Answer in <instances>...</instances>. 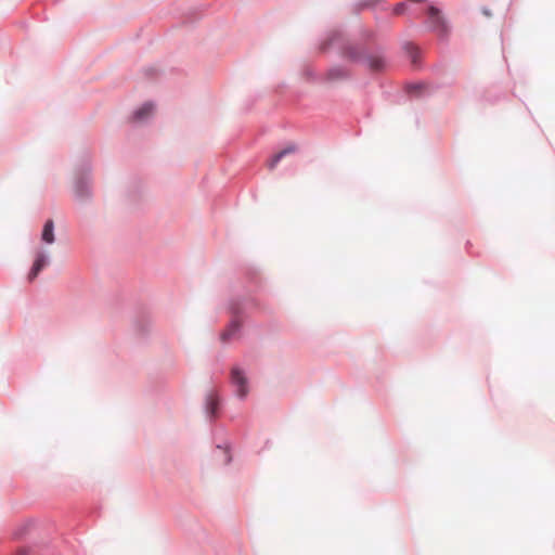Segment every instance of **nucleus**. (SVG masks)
Wrapping results in <instances>:
<instances>
[{
	"mask_svg": "<svg viewBox=\"0 0 555 555\" xmlns=\"http://www.w3.org/2000/svg\"><path fill=\"white\" fill-rule=\"evenodd\" d=\"M363 37L364 42L353 43L345 40L341 29H331L319 38V50L327 52L335 48L339 51L341 57L354 64L364 65L371 72L382 73L386 70L388 67L386 48L382 44H375L373 51L370 52L366 43L373 40L374 34L365 30Z\"/></svg>",
	"mask_w": 555,
	"mask_h": 555,
	"instance_id": "f257e3e1",
	"label": "nucleus"
},
{
	"mask_svg": "<svg viewBox=\"0 0 555 555\" xmlns=\"http://www.w3.org/2000/svg\"><path fill=\"white\" fill-rule=\"evenodd\" d=\"M247 285L243 295H232L228 300L227 309L233 315L227 328L220 334V340L228 343L242 330V319L248 313L260 309L258 299L253 295L260 288V278L255 269L246 271Z\"/></svg>",
	"mask_w": 555,
	"mask_h": 555,
	"instance_id": "f03ea898",
	"label": "nucleus"
},
{
	"mask_svg": "<svg viewBox=\"0 0 555 555\" xmlns=\"http://www.w3.org/2000/svg\"><path fill=\"white\" fill-rule=\"evenodd\" d=\"M92 159L88 151H85L78 158L75 166L73 194L75 201L80 205H87L93 198Z\"/></svg>",
	"mask_w": 555,
	"mask_h": 555,
	"instance_id": "7ed1b4c3",
	"label": "nucleus"
},
{
	"mask_svg": "<svg viewBox=\"0 0 555 555\" xmlns=\"http://www.w3.org/2000/svg\"><path fill=\"white\" fill-rule=\"evenodd\" d=\"M423 25L428 33L435 34L441 43H448L453 30L451 21L443 9L435 2H428L424 11Z\"/></svg>",
	"mask_w": 555,
	"mask_h": 555,
	"instance_id": "20e7f679",
	"label": "nucleus"
},
{
	"mask_svg": "<svg viewBox=\"0 0 555 555\" xmlns=\"http://www.w3.org/2000/svg\"><path fill=\"white\" fill-rule=\"evenodd\" d=\"M353 79L352 73L344 65L335 64L322 75V83L335 85Z\"/></svg>",
	"mask_w": 555,
	"mask_h": 555,
	"instance_id": "39448f33",
	"label": "nucleus"
},
{
	"mask_svg": "<svg viewBox=\"0 0 555 555\" xmlns=\"http://www.w3.org/2000/svg\"><path fill=\"white\" fill-rule=\"evenodd\" d=\"M222 399L215 390H210L205 396L204 412L210 423L215 422L220 414Z\"/></svg>",
	"mask_w": 555,
	"mask_h": 555,
	"instance_id": "423d86ee",
	"label": "nucleus"
},
{
	"mask_svg": "<svg viewBox=\"0 0 555 555\" xmlns=\"http://www.w3.org/2000/svg\"><path fill=\"white\" fill-rule=\"evenodd\" d=\"M231 382L235 386V396L240 400L246 399L249 388L248 378L245 371L238 366H234L231 371Z\"/></svg>",
	"mask_w": 555,
	"mask_h": 555,
	"instance_id": "0eeeda50",
	"label": "nucleus"
},
{
	"mask_svg": "<svg viewBox=\"0 0 555 555\" xmlns=\"http://www.w3.org/2000/svg\"><path fill=\"white\" fill-rule=\"evenodd\" d=\"M50 255L47 250L41 249L37 251L34 262L29 269L27 280L34 282L43 269L50 263Z\"/></svg>",
	"mask_w": 555,
	"mask_h": 555,
	"instance_id": "6e6552de",
	"label": "nucleus"
},
{
	"mask_svg": "<svg viewBox=\"0 0 555 555\" xmlns=\"http://www.w3.org/2000/svg\"><path fill=\"white\" fill-rule=\"evenodd\" d=\"M404 91L409 96L417 99L433 94V92L428 90V86L423 81L408 82L404 87Z\"/></svg>",
	"mask_w": 555,
	"mask_h": 555,
	"instance_id": "1a4fd4ad",
	"label": "nucleus"
},
{
	"mask_svg": "<svg viewBox=\"0 0 555 555\" xmlns=\"http://www.w3.org/2000/svg\"><path fill=\"white\" fill-rule=\"evenodd\" d=\"M155 109L153 101H146L132 112L131 120L145 122L147 121Z\"/></svg>",
	"mask_w": 555,
	"mask_h": 555,
	"instance_id": "9d476101",
	"label": "nucleus"
},
{
	"mask_svg": "<svg viewBox=\"0 0 555 555\" xmlns=\"http://www.w3.org/2000/svg\"><path fill=\"white\" fill-rule=\"evenodd\" d=\"M134 330L135 333L141 338H146L150 334L151 330V319L150 315L145 311H140L134 319Z\"/></svg>",
	"mask_w": 555,
	"mask_h": 555,
	"instance_id": "9b49d317",
	"label": "nucleus"
},
{
	"mask_svg": "<svg viewBox=\"0 0 555 555\" xmlns=\"http://www.w3.org/2000/svg\"><path fill=\"white\" fill-rule=\"evenodd\" d=\"M380 8L387 10L385 0H357L352 3V12L360 14L363 10Z\"/></svg>",
	"mask_w": 555,
	"mask_h": 555,
	"instance_id": "f8f14e48",
	"label": "nucleus"
},
{
	"mask_svg": "<svg viewBox=\"0 0 555 555\" xmlns=\"http://www.w3.org/2000/svg\"><path fill=\"white\" fill-rule=\"evenodd\" d=\"M401 49L405 55L410 59L413 67L418 68L422 65L421 62V50L412 41H403Z\"/></svg>",
	"mask_w": 555,
	"mask_h": 555,
	"instance_id": "ddd939ff",
	"label": "nucleus"
},
{
	"mask_svg": "<svg viewBox=\"0 0 555 555\" xmlns=\"http://www.w3.org/2000/svg\"><path fill=\"white\" fill-rule=\"evenodd\" d=\"M216 449L219 452L223 465H230L233 461L232 444L229 440L216 443Z\"/></svg>",
	"mask_w": 555,
	"mask_h": 555,
	"instance_id": "4468645a",
	"label": "nucleus"
},
{
	"mask_svg": "<svg viewBox=\"0 0 555 555\" xmlns=\"http://www.w3.org/2000/svg\"><path fill=\"white\" fill-rule=\"evenodd\" d=\"M54 221L52 219L46 220L42 231H41V241L44 244H53L55 241V234H54Z\"/></svg>",
	"mask_w": 555,
	"mask_h": 555,
	"instance_id": "2eb2a0df",
	"label": "nucleus"
},
{
	"mask_svg": "<svg viewBox=\"0 0 555 555\" xmlns=\"http://www.w3.org/2000/svg\"><path fill=\"white\" fill-rule=\"evenodd\" d=\"M301 74L307 79L308 82L322 83V75L317 74V72L309 65L302 68Z\"/></svg>",
	"mask_w": 555,
	"mask_h": 555,
	"instance_id": "dca6fc26",
	"label": "nucleus"
},
{
	"mask_svg": "<svg viewBox=\"0 0 555 555\" xmlns=\"http://www.w3.org/2000/svg\"><path fill=\"white\" fill-rule=\"evenodd\" d=\"M298 146L296 143H288L286 146L282 147L278 153L281 155L282 158L286 157L289 154H293L297 152Z\"/></svg>",
	"mask_w": 555,
	"mask_h": 555,
	"instance_id": "f3484780",
	"label": "nucleus"
},
{
	"mask_svg": "<svg viewBox=\"0 0 555 555\" xmlns=\"http://www.w3.org/2000/svg\"><path fill=\"white\" fill-rule=\"evenodd\" d=\"M282 159L283 158L281 157V155L278 152H275L268 163L269 169H274Z\"/></svg>",
	"mask_w": 555,
	"mask_h": 555,
	"instance_id": "a211bd4d",
	"label": "nucleus"
},
{
	"mask_svg": "<svg viewBox=\"0 0 555 555\" xmlns=\"http://www.w3.org/2000/svg\"><path fill=\"white\" fill-rule=\"evenodd\" d=\"M406 8H408L406 2H405V1H401V2L397 3V4L392 8V12H393V14H396V15H401V14H403V13L405 12Z\"/></svg>",
	"mask_w": 555,
	"mask_h": 555,
	"instance_id": "6ab92c4d",
	"label": "nucleus"
},
{
	"mask_svg": "<svg viewBox=\"0 0 555 555\" xmlns=\"http://www.w3.org/2000/svg\"><path fill=\"white\" fill-rule=\"evenodd\" d=\"M157 72L158 69L152 65L142 68V73L144 74L145 77L149 78L155 77L157 75Z\"/></svg>",
	"mask_w": 555,
	"mask_h": 555,
	"instance_id": "aec40b11",
	"label": "nucleus"
},
{
	"mask_svg": "<svg viewBox=\"0 0 555 555\" xmlns=\"http://www.w3.org/2000/svg\"><path fill=\"white\" fill-rule=\"evenodd\" d=\"M481 13L485 16H487V17H491L492 16V12H491V10L488 7H482L481 8Z\"/></svg>",
	"mask_w": 555,
	"mask_h": 555,
	"instance_id": "412c9836",
	"label": "nucleus"
},
{
	"mask_svg": "<svg viewBox=\"0 0 555 555\" xmlns=\"http://www.w3.org/2000/svg\"><path fill=\"white\" fill-rule=\"evenodd\" d=\"M28 526H30V524H26V525H24V526L18 530V532H17L16 534H17V535H22V534H24V533L26 532V530H27Z\"/></svg>",
	"mask_w": 555,
	"mask_h": 555,
	"instance_id": "4be33fe9",
	"label": "nucleus"
},
{
	"mask_svg": "<svg viewBox=\"0 0 555 555\" xmlns=\"http://www.w3.org/2000/svg\"><path fill=\"white\" fill-rule=\"evenodd\" d=\"M139 185H140V182L139 181H134V186L139 188Z\"/></svg>",
	"mask_w": 555,
	"mask_h": 555,
	"instance_id": "5701e85b",
	"label": "nucleus"
},
{
	"mask_svg": "<svg viewBox=\"0 0 555 555\" xmlns=\"http://www.w3.org/2000/svg\"><path fill=\"white\" fill-rule=\"evenodd\" d=\"M470 245L469 241H466V248L468 249V246Z\"/></svg>",
	"mask_w": 555,
	"mask_h": 555,
	"instance_id": "b1692460",
	"label": "nucleus"
}]
</instances>
